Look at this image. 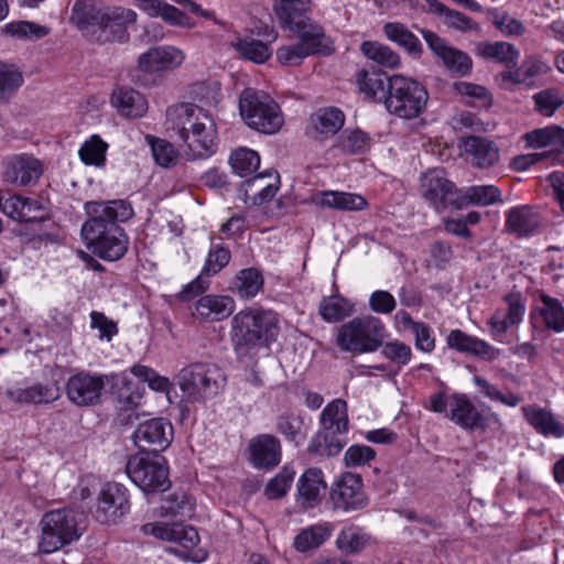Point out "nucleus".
Segmentation results:
<instances>
[{
	"label": "nucleus",
	"instance_id": "obj_26",
	"mask_svg": "<svg viewBox=\"0 0 564 564\" xmlns=\"http://www.w3.org/2000/svg\"><path fill=\"white\" fill-rule=\"evenodd\" d=\"M7 397L20 404H47L61 397V389L56 382H36L29 387H15L8 389Z\"/></svg>",
	"mask_w": 564,
	"mask_h": 564
},
{
	"label": "nucleus",
	"instance_id": "obj_50",
	"mask_svg": "<svg viewBox=\"0 0 564 564\" xmlns=\"http://www.w3.org/2000/svg\"><path fill=\"white\" fill-rule=\"evenodd\" d=\"M273 10L283 26L306 14L311 10V0H275Z\"/></svg>",
	"mask_w": 564,
	"mask_h": 564
},
{
	"label": "nucleus",
	"instance_id": "obj_11",
	"mask_svg": "<svg viewBox=\"0 0 564 564\" xmlns=\"http://www.w3.org/2000/svg\"><path fill=\"white\" fill-rule=\"evenodd\" d=\"M421 193L425 200L440 213L448 206L457 208L459 191L447 180L444 170L427 171L421 178Z\"/></svg>",
	"mask_w": 564,
	"mask_h": 564
},
{
	"label": "nucleus",
	"instance_id": "obj_31",
	"mask_svg": "<svg viewBox=\"0 0 564 564\" xmlns=\"http://www.w3.org/2000/svg\"><path fill=\"white\" fill-rule=\"evenodd\" d=\"M539 303L540 304L531 311V319L538 316L541 318L542 325L545 329L554 333H563L564 306L560 300L542 292L539 295Z\"/></svg>",
	"mask_w": 564,
	"mask_h": 564
},
{
	"label": "nucleus",
	"instance_id": "obj_29",
	"mask_svg": "<svg viewBox=\"0 0 564 564\" xmlns=\"http://www.w3.org/2000/svg\"><path fill=\"white\" fill-rule=\"evenodd\" d=\"M326 489L323 473L318 468H308L297 481V503L304 510L315 507Z\"/></svg>",
	"mask_w": 564,
	"mask_h": 564
},
{
	"label": "nucleus",
	"instance_id": "obj_47",
	"mask_svg": "<svg viewBox=\"0 0 564 564\" xmlns=\"http://www.w3.org/2000/svg\"><path fill=\"white\" fill-rule=\"evenodd\" d=\"M141 9L152 18L161 17L165 22L178 26H191L189 18L177 8L162 0H148L141 3Z\"/></svg>",
	"mask_w": 564,
	"mask_h": 564
},
{
	"label": "nucleus",
	"instance_id": "obj_28",
	"mask_svg": "<svg viewBox=\"0 0 564 564\" xmlns=\"http://www.w3.org/2000/svg\"><path fill=\"white\" fill-rule=\"evenodd\" d=\"M462 147L471 163L480 169L494 166L500 158L497 144L482 137L469 135L462 140Z\"/></svg>",
	"mask_w": 564,
	"mask_h": 564
},
{
	"label": "nucleus",
	"instance_id": "obj_27",
	"mask_svg": "<svg viewBox=\"0 0 564 564\" xmlns=\"http://www.w3.org/2000/svg\"><path fill=\"white\" fill-rule=\"evenodd\" d=\"M279 184L280 177L276 172L259 173L242 184L245 200H250L253 205H262L275 196Z\"/></svg>",
	"mask_w": 564,
	"mask_h": 564
},
{
	"label": "nucleus",
	"instance_id": "obj_13",
	"mask_svg": "<svg viewBox=\"0 0 564 564\" xmlns=\"http://www.w3.org/2000/svg\"><path fill=\"white\" fill-rule=\"evenodd\" d=\"M281 28L295 33L310 55H329L334 52L333 41L325 34L323 26L306 14Z\"/></svg>",
	"mask_w": 564,
	"mask_h": 564
},
{
	"label": "nucleus",
	"instance_id": "obj_34",
	"mask_svg": "<svg viewBox=\"0 0 564 564\" xmlns=\"http://www.w3.org/2000/svg\"><path fill=\"white\" fill-rule=\"evenodd\" d=\"M87 207L94 214L89 219H98L104 225H117V223L127 221L133 216V208L123 199L90 203Z\"/></svg>",
	"mask_w": 564,
	"mask_h": 564
},
{
	"label": "nucleus",
	"instance_id": "obj_10",
	"mask_svg": "<svg viewBox=\"0 0 564 564\" xmlns=\"http://www.w3.org/2000/svg\"><path fill=\"white\" fill-rule=\"evenodd\" d=\"M135 19V12L130 9H110L97 0H77L72 8L69 22L88 35L93 28L104 31L110 22L131 23Z\"/></svg>",
	"mask_w": 564,
	"mask_h": 564
},
{
	"label": "nucleus",
	"instance_id": "obj_25",
	"mask_svg": "<svg viewBox=\"0 0 564 564\" xmlns=\"http://www.w3.org/2000/svg\"><path fill=\"white\" fill-rule=\"evenodd\" d=\"M236 304L232 297L220 294L202 295L194 305L193 316L215 323L228 318L235 311Z\"/></svg>",
	"mask_w": 564,
	"mask_h": 564
},
{
	"label": "nucleus",
	"instance_id": "obj_38",
	"mask_svg": "<svg viewBox=\"0 0 564 564\" xmlns=\"http://www.w3.org/2000/svg\"><path fill=\"white\" fill-rule=\"evenodd\" d=\"M334 527L328 522H321L302 529L294 539V547L299 552H307L319 547L329 539Z\"/></svg>",
	"mask_w": 564,
	"mask_h": 564
},
{
	"label": "nucleus",
	"instance_id": "obj_4",
	"mask_svg": "<svg viewBox=\"0 0 564 564\" xmlns=\"http://www.w3.org/2000/svg\"><path fill=\"white\" fill-rule=\"evenodd\" d=\"M239 113L251 129L264 133H276L284 123L279 104L265 91L246 88L239 97Z\"/></svg>",
	"mask_w": 564,
	"mask_h": 564
},
{
	"label": "nucleus",
	"instance_id": "obj_36",
	"mask_svg": "<svg viewBox=\"0 0 564 564\" xmlns=\"http://www.w3.org/2000/svg\"><path fill=\"white\" fill-rule=\"evenodd\" d=\"M321 425L327 434H346L349 430L346 401L335 399L329 402L321 413Z\"/></svg>",
	"mask_w": 564,
	"mask_h": 564
},
{
	"label": "nucleus",
	"instance_id": "obj_9",
	"mask_svg": "<svg viewBox=\"0 0 564 564\" xmlns=\"http://www.w3.org/2000/svg\"><path fill=\"white\" fill-rule=\"evenodd\" d=\"M126 473L147 494L163 492L171 486L166 459L160 454L139 453L131 456Z\"/></svg>",
	"mask_w": 564,
	"mask_h": 564
},
{
	"label": "nucleus",
	"instance_id": "obj_61",
	"mask_svg": "<svg viewBox=\"0 0 564 564\" xmlns=\"http://www.w3.org/2000/svg\"><path fill=\"white\" fill-rule=\"evenodd\" d=\"M230 250L220 243H214L208 250L202 272L212 276L220 272L230 261Z\"/></svg>",
	"mask_w": 564,
	"mask_h": 564
},
{
	"label": "nucleus",
	"instance_id": "obj_15",
	"mask_svg": "<svg viewBox=\"0 0 564 564\" xmlns=\"http://www.w3.org/2000/svg\"><path fill=\"white\" fill-rule=\"evenodd\" d=\"M502 301L506 306L497 308L487 322L496 340H500L510 327L519 325L525 313V302L521 293H508Z\"/></svg>",
	"mask_w": 564,
	"mask_h": 564
},
{
	"label": "nucleus",
	"instance_id": "obj_22",
	"mask_svg": "<svg viewBox=\"0 0 564 564\" xmlns=\"http://www.w3.org/2000/svg\"><path fill=\"white\" fill-rule=\"evenodd\" d=\"M185 59L182 50L164 45L148 50L138 58L140 70L148 73H156L162 70H172L180 67Z\"/></svg>",
	"mask_w": 564,
	"mask_h": 564
},
{
	"label": "nucleus",
	"instance_id": "obj_12",
	"mask_svg": "<svg viewBox=\"0 0 564 564\" xmlns=\"http://www.w3.org/2000/svg\"><path fill=\"white\" fill-rule=\"evenodd\" d=\"M132 437L141 453L159 454L171 445L173 426L162 417L147 420L137 426Z\"/></svg>",
	"mask_w": 564,
	"mask_h": 564
},
{
	"label": "nucleus",
	"instance_id": "obj_41",
	"mask_svg": "<svg viewBox=\"0 0 564 564\" xmlns=\"http://www.w3.org/2000/svg\"><path fill=\"white\" fill-rule=\"evenodd\" d=\"M318 313L326 323H338L355 313V305L340 294H335L323 297Z\"/></svg>",
	"mask_w": 564,
	"mask_h": 564
},
{
	"label": "nucleus",
	"instance_id": "obj_64",
	"mask_svg": "<svg viewBox=\"0 0 564 564\" xmlns=\"http://www.w3.org/2000/svg\"><path fill=\"white\" fill-rule=\"evenodd\" d=\"M295 473L284 468L274 478H272L267 487L265 495L270 499H279L283 497L291 488Z\"/></svg>",
	"mask_w": 564,
	"mask_h": 564
},
{
	"label": "nucleus",
	"instance_id": "obj_43",
	"mask_svg": "<svg viewBox=\"0 0 564 564\" xmlns=\"http://www.w3.org/2000/svg\"><path fill=\"white\" fill-rule=\"evenodd\" d=\"M312 124L322 138H328L338 132L345 123L344 112L335 107L317 110L312 116Z\"/></svg>",
	"mask_w": 564,
	"mask_h": 564
},
{
	"label": "nucleus",
	"instance_id": "obj_19",
	"mask_svg": "<svg viewBox=\"0 0 564 564\" xmlns=\"http://www.w3.org/2000/svg\"><path fill=\"white\" fill-rule=\"evenodd\" d=\"M330 499L336 508L345 511L365 508L368 501L362 491L360 476L352 473L343 474L332 488Z\"/></svg>",
	"mask_w": 564,
	"mask_h": 564
},
{
	"label": "nucleus",
	"instance_id": "obj_56",
	"mask_svg": "<svg viewBox=\"0 0 564 564\" xmlns=\"http://www.w3.org/2000/svg\"><path fill=\"white\" fill-rule=\"evenodd\" d=\"M337 147L348 154L364 153L370 147V138L359 129L345 130L337 140Z\"/></svg>",
	"mask_w": 564,
	"mask_h": 564
},
{
	"label": "nucleus",
	"instance_id": "obj_16",
	"mask_svg": "<svg viewBox=\"0 0 564 564\" xmlns=\"http://www.w3.org/2000/svg\"><path fill=\"white\" fill-rule=\"evenodd\" d=\"M130 510L128 489L118 482L106 484L98 496L96 518L100 522H116Z\"/></svg>",
	"mask_w": 564,
	"mask_h": 564
},
{
	"label": "nucleus",
	"instance_id": "obj_24",
	"mask_svg": "<svg viewBox=\"0 0 564 564\" xmlns=\"http://www.w3.org/2000/svg\"><path fill=\"white\" fill-rule=\"evenodd\" d=\"M310 203L322 209L338 212H360L368 207L366 198L356 193L340 191H318L310 196Z\"/></svg>",
	"mask_w": 564,
	"mask_h": 564
},
{
	"label": "nucleus",
	"instance_id": "obj_60",
	"mask_svg": "<svg viewBox=\"0 0 564 564\" xmlns=\"http://www.w3.org/2000/svg\"><path fill=\"white\" fill-rule=\"evenodd\" d=\"M107 143L98 135H93L79 149L80 160L87 165L100 166L106 160Z\"/></svg>",
	"mask_w": 564,
	"mask_h": 564
},
{
	"label": "nucleus",
	"instance_id": "obj_54",
	"mask_svg": "<svg viewBox=\"0 0 564 564\" xmlns=\"http://www.w3.org/2000/svg\"><path fill=\"white\" fill-rule=\"evenodd\" d=\"M340 434H327L318 432L311 441L308 451L318 456H335L340 453L345 442L339 437Z\"/></svg>",
	"mask_w": 564,
	"mask_h": 564
},
{
	"label": "nucleus",
	"instance_id": "obj_14",
	"mask_svg": "<svg viewBox=\"0 0 564 564\" xmlns=\"http://www.w3.org/2000/svg\"><path fill=\"white\" fill-rule=\"evenodd\" d=\"M105 388V377L80 371L70 376L66 382L67 399L77 406H91L99 402Z\"/></svg>",
	"mask_w": 564,
	"mask_h": 564
},
{
	"label": "nucleus",
	"instance_id": "obj_21",
	"mask_svg": "<svg viewBox=\"0 0 564 564\" xmlns=\"http://www.w3.org/2000/svg\"><path fill=\"white\" fill-rule=\"evenodd\" d=\"M421 34L430 50L442 59L447 69L459 75H466L471 68V61L467 54L447 45L437 34L430 30H421Z\"/></svg>",
	"mask_w": 564,
	"mask_h": 564
},
{
	"label": "nucleus",
	"instance_id": "obj_39",
	"mask_svg": "<svg viewBox=\"0 0 564 564\" xmlns=\"http://www.w3.org/2000/svg\"><path fill=\"white\" fill-rule=\"evenodd\" d=\"M383 33L389 41L398 44L411 56H421L423 52L422 43L404 24L399 22H388L383 25Z\"/></svg>",
	"mask_w": 564,
	"mask_h": 564
},
{
	"label": "nucleus",
	"instance_id": "obj_40",
	"mask_svg": "<svg viewBox=\"0 0 564 564\" xmlns=\"http://www.w3.org/2000/svg\"><path fill=\"white\" fill-rule=\"evenodd\" d=\"M264 279L260 270L246 268L236 274L231 290L240 299H253L263 288Z\"/></svg>",
	"mask_w": 564,
	"mask_h": 564
},
{
	"label": "nucleus",
	"instance_id": "obj_63",
	"mask_svg": "<svg viewBox=\"0 0 564 564\" xmlns=\"http://www.w3.org/2000/svg\"><path fill=\"white\" fill-rule=\"evenodd\" d=\"M278 62L283 66H299L303 61L311 56L303 44L300 42L283 45L275 52Z\"/></svg>",
	"mask_w": 564,
	"mask_h": 564
},
{
	"label": "nucleus",
	"instance_id": "obj_18",
	"mask_svg": "<svg viewBox=\"0 0 564 564\" xmlns=\"http://www.w3.org/2000/svg\"><path fill=\"white\" fill-rule=\"evenodd\" d=\"M446 417L465 431L485 430L486 416L465 393L455 392L448 397Z\"/></svg>",
	"mask_w": 564,
	"mask_h": 564
},
{
	"label": "nucleus",
	"instance_id": "obj_5",
	"mask_svg": "<svg viewBox=\"0 0 564 564\" xmlns=\"http://www.w3.org/2000/svg\"><path fill=\"white\" fill-rule=\"evenodd\" d=\"M386 327L382 321L372 315L354 317L337 328L336 345L351 354L376 351L382 346Z\"/></svg>",
	"mask_w": 564,
	"mask_h": 564
},
{
	"label": "nucleus",
	"instance_id": "obj_3",
	"mask_svg": "<svg viewBox=\"0 0 564 564\" xmlns=\"http://www.w3.org/2000/svg\"><path fill=\"white\" fill-rule=\"evenodd\" d=\"M429 93L416 79L400 74L388 78L384 107L401 119H415L426 109Z\"/></svg>",
	"mask_w": 564,
	"mask_h": 564
},
{
	"label": "nucleus",
	"instance_id": "obj_17",
	"mask_svg": "<svg viewBox=\"0 0 564 564\" xmlns=\"http://www.w3.org/2000/svg\"><path fill=\"white\" fill-rule=\"evenodd\" d=\"M43 174L42 162L33 155L14 154L4 161L3 180L15 186L35 184Z\"/></svg>",
	"mask_w": 564,
	"mask_h": 564
},
{
	"label": "nucleus",
	"instance_id": "obj_45",
	"mask_svg": "<svg viewBox=\"0 0 564 564\" xmlns=\"http://www.w3.org/2000/svg\"><path fill=\"white\" fill-rule=\"evenodd\" d=\"M360 51L366 58L381 67L394 69L401 64L398 53L377 41H364L360 44Z\"/></svg>",
	"mask_w": 564,
	"mask_h": 564
},
{
	"label": "nucleus",
	"instance_id": "obj_52",
	"mask_svg": "<svg viewBox=\"0 0 564 564\" xmlns=\"http://www.w3.org/2000/svg\"><path fill=\"white\" fill-rule=\"evenodd\" d=\"M145 140L156 164L162 167H171L177 163L178 152L171 142L151 134L145 135Z\"/></svg>",
	"mask_w": 564,
	"mask_h": 564
},
{
	"label": "nucleus",
	"instance_id": "obj_51",
	"mask_svg": "<svg viewBox=\"0 0 564 564\" xmlns=\"http://www.w3.org/2000/svg\"><path fill=\"white\" fill-rule=\"evenodd\" d=\"M1 32L19 40H39L50 33V29L31 21H12L1 28Z\"/></svg>",
	"mask_w": 564,
	"mask_h": 564
},
{
	"label": "nucleus",
	"instance_id": "obj_62",
	"mask_svg": "<svg viewBox=\"0 0 564 564\" xmlns=\"http://www.w3.org/2000/svg\"><path fill=\"white\" fill-rule=\"evenodd\" d=\"M131 373L140 381L148 382L149 387L158 392H167L172 387L169 378L158 375L152 368L143 365L133 366Z\"/></svg>",
	"mask_w": 564,
	"mask_h": 564
},
{
	"label": "nucleus",
	"instance_id": "obj_55",
	"mask_svg": "<svg viewBox=\"0 0 564 564\" xmlns=\"http://www.w3.org/2000/svg\"><path fill=\"white\" fill-rule=\"evenodd\" d=\"M194 511L193 499L184 491L170 495L161 506V516L191 517Z\"/></svg>",
	"mask_w": 564,
	"mask_h": 564
},
{
	"label": "nucleus",
	"instance_id": "obj_1",
	"mask_svg": "<svg viewBox=\"0 0 564 564\" xmlns=\"http://www.w3.org/2000/svg\"><path fill=\"white\" fill-rule=\"evenodd\" d=\"M167 129L182 141L187 160L206 159L217 149V129L203 107L182 104L167 109Z\"/></svg>",
	"mask_w": 564,
	"mask_h": 564
},
{
	"label": "nucleus",
	"instance_id": "obj_53",
	"mask_svg": "<svg viewBox=\"0 0 564 564\" xmlns=\"http://www.w3.org/2000/svg\"><path fill=\"white\" fill-rule=\"evenodd\" d=\"M229 164L237 175L247 177L259 167L260 156L251 149L240 148L231 153Z\"/></svg>",
	"mask_w": 564,
	"mask_h": 564
},
{
	"label": "nucleus",
	"instance_id": "obj_8",
	"mask_svg": "<svg viewBox=\"0 0 564 564\" xmlns=\"http://www.w3.org/2000/svg\"><path fill=\"white\" fill-rule=\"evenodd\" d=\"M86 247L106 261H117L128 251L129 237L119 225H104L98 219H88L80 229Z\"/></svg>",
	"mask_w": 564,
	"mask_h": 564
},
{
	"label": "nucleus",
	"instance_id": "obj_32",
	"mask_svg": "<svg viewBox=\"0 0 564 564\" xmlns=\"http://www.w3.org/2000/svg\"><path fill=\"white\" fill-rule=\"evenodd\" d=\"M251 460L256 467H274L281 457L280 441L270 434L252 440L249 445Z\"/></svg>",
	"mask_w": 564,
	"mask_h": 564
},
{
	"label": "nucleus",
	"instance_id": "obj_35",
	"mask_svg": "<svg viewBox=\"0 0 564 564\" xmlns=\"http://www.w3.org/2000/svg\"><path fill=\"white\" fill-rule=\"evenodd\" d=\"M111 104L122 116L129 118H140L148 110V102L143 95L129 87L113 90Z\"/></svg>",
	"mask_w": 564,
	"mask_h": 564
},
{
	"label": "nucleus",
	"instance_id": "obj_59",
	"mask_svg": "<svg viewBox=\"0 0 564 564\" xmlns=\"http://www.w3.org/2000/svg\"><path fill=\"white\" fill-rule=\"evenodd\" d=\"M367 535L357 527L344 528L337 535L336 545L345 553H357L367 544Z\"/></svg>",
	"mask_w": 564,
	"mask_h": 564
},
{
	"label": "nucleus",
	"instance_id": "obj_33",
	"mask_svg": "<svg viewBox=\"0 0 564 564\" xmlns=\"http://www.w3.org/2000/svg\"><path fill=\"white\" fill-rule=\"evenodd\" d=\"M525 421L544 436L563 437L564 425L560 423L551 411L538 405H524L521 408Z\"/></svg>",
	"mask_w": 564,
	"mask_h": 564
},
{
	"label": "nucleus",
	"instance_id": "obj_42",
	"mask_svg": "<svg viewBox=\"0 0 564 564\" xmlns=\"http://www.w3.org/2000/svg\"><path fill=\"white\" fill-rule=\"evenodd\" d=\"M276 432L285 437L286 441L296 446L302 444L307 435V425L300 413L288 412L279 415L275 422Z\"/></svg>",
	"mask_w": 564,
	"mask_h": 564
},
{
	"label": "nucleus",
	"instance_id": "obj_58",
	"mask_svg": "<svg viewBox=\"0 0 564 564\" xmlns=\"http://www.w3.org/2000/svg\"><path fill=\"white\" fill-rule=\"evenodd\" d=\"M535 110L544 116L551 117L564 105V96L558 89L547 88L533 95Z\"/></svg>",
	"mask_w": 564,
	"mask_h": 564
},
{
	"label": "nucleus",
	"instance_id": "obj_57",
	"mask_svg": "<svg viewBox=\"0 0 564 564\" xmlns=\"http://www.w3.org/2000/svg\"><path fill=\"white\" fill-rule=\"evenodd\" d=\"M473 382L478 391L491 401L501 402L511 408L517 406L522 401L521 397L516 393H502L496 386L480 376H474Z\"/></svg>",
	"mask_w": 564,
	"mask_h": 564
},
{
	"label": "nucleus",
	"instance_id": "obj_48",
	"mask_svg": "<svg viewBox=\"0 0 564 564\" xmlns=\"http://www.w3.org/2000/svg\"><path fill=\"white\" fill-rule=\"evenodd\" d=\"M356 83L360 93L368 99L384 98L387 86L383 75L380 72L360 69L356 74Z\"/></svg>",
	"mask_w": 564,
	"mask_h": 564
},
{
	"label": "nucleus",
	"instance_id": "obj_2",
	"mask_svg": "<svg viewBox=\"0 0 564 564\" xmlns=\"http://www.w3.org/2000/svg\"><path fill=\"white\" fill-rule=\"evenodd\" d=\"M279 318L272 311L246 308L230 322V340L236 355L251 358L260 348H268L279 335Z\"/></svg>",
	"mask_w": 564,
	"mask_h": 564
},
{
	"label": "nucleus",
	"instance_id": "obj_23",
	"mask_svg": "<svg viewBox=\"0 0 564 564\" xmlns=\"http://www.w3.org/2000/svg\"><path fill=\"white\" fill-rule=\"evenodd\" d=\"M446 344L449 349L468 354L486 361L496 360L500 355V350L488 341L460 329L451 330L446 337Z\"/></svg>",
	"mask_w": 564,
	"mask_h": 564
},
{
	"label": "nucleus",
	"instance_id": "obj_37",
	"mask_svg": "<svg viewBox=\"0 0 564 564\" xmlns=\"http://www.w3.org/2000/svg\"><path fill=\"white\" fill-rule=\"evenodd\" d=\"M501 191L495 185H473L459 191L457 208L463 206H489L500 203Z\"/></svg>",
	"mask_w": 564,
	"mask_h": 564
},
{
	"label": "nucleus",
	"instance_id": "obj_44",
	"mask_svg": "<svg viewBox=\"0 0 564 564\" xmlns=\"http://www.w3.org/2000/svg\"><path fill=\"white\" fill-rule=\"evenodd\" d=\"M480 56L505 64L507 67L517 65L520 57L519 50L508 42H485L477 47Z\"/></svg>",
	"mask_w": 564,
	"mask_h": 564
},
{
	"label": "nucleus",
	"instance_id": "obj_46",
	"mask_svg": "<svg viewBox=\"0 0 564 564\" xmlns=\"http://www.w3.org/2000/svg\"><path fill=\"white\" fill-rule=\"evenodd\" d=\"M230 45L241 57L257 64L267 62L272 55L269 44L253 37H238Z\"/></svg>",
	"mask_w": 564,
	"mask_h": 564
},
{
	"label": "nucleus",
	"instance_id": "obj_49",
	"mask_svg": "<svg viewBox=\"0 0 564 564\" xmlns=\"http://www.w3.org/2000/svg\"><path fill=\"white\" fill-rule=\"evenodd\" d=\"M23 82V74L17 65L0 62V100H9Z\"/></svg>",
	"mask_w": 564,
	"mask_h": 564
},
{
	"label": "nucleus",
	"instance_id": "obj_7",
	"mask_svg": "<svg viewBox=\"0 0 564 564\" xmlns=\"http://www.w3.org/2000/svg\"><path fill=\"white\" fill-rule=\"evenodd\" d=\"M177 384L189 402H200L216 397L225 386V375L215 364L195 362L182 368Z\"/></svg>",
	"mask_w": 564,
	"mask_h": 564
},
{
	"label": "nucleus",
	"instance_id": "obj_30",
	"mask_svg": "<svg viewBox=\"0 0 564 564\" xmlns=\"http://www.w3.org/2000/svg\"><path fill=\"white\" fill-rule=\"evenodd\" d=\"M542 223L538 208L530 205H521L511 208L506 216V228L519 237L533 234Z\"/></svg>",
	"mask_w": 564,
	"mask_h": 564
},
{
	"label": "nucleus",
	"instance_id": "obj_6",
	"mask_svg": "<svg viewBox=\"0 0 564 564\" xmlns=\"http://www.w3.org/2000/svg\"><path fill=\"white\" fill-rule=\"evenodd\" d=\"M77 517L78 512L69 508L45 512L39 523L41 529L39 551L50 554L78 540L83 529Z\"/></svg>",
	"mask_w": 564,
	"mask_h": 564
},
{
	"label": "nucleus",
	"instance_id": "obj_20",
	"mask_svg": "<svg viewBox=\"0 0 564 564\" xmlns=\"http://www.w3.org/2000/svg\"><path fill=\"white\" fill-rule=\"evenodd\" d=\"M141 530L147 535H153L159 540L180 544L187 550L199 543L197 530L192 525L181 522L145 523L142 525Z\"/></svg>",
	"mask_w": 564,
	"mask_h": 564
}]
</instances>
